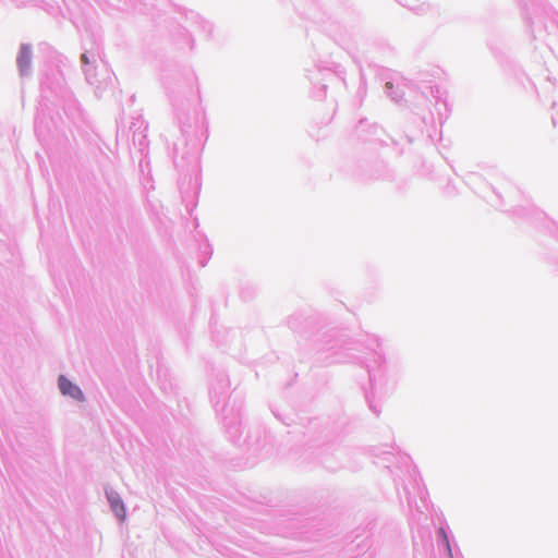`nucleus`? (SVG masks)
<instances>
[{
  "label": "nucleus",
  "instance_id": "nucleus-1",
  "mask_svg": "<svg viewBox=\"0 0 558 558\" xmlns=\"http://www.w3.org/2000/svg\"><path fill=\"white\" fill-rule=\"evenodd\" d=\"M59 388L63 395H68L76 400H83L81 389L64 376H60L59 378Z\"/></svg>",
  "mask_w": 558,
  "mask_h": 558
},
{
  "label": "nucleus",
  "instance_id": "nucleus-2",
  "mask_svg": "<svg viewBox=\"0 0 558 558\" xmlns=\"http://www.w3.org/2000/svg\"><path fill=\"white\" fill-rule=\"evenodd\" d=\"M441 534H442V536H444V538H445V541H446V544H447L448 549L450 550L449 542H448V538H447L446 533H445V531H444V530H441Z\"/></svg>",
  "mask_w": 558,
  "mask_h": 558
}]
</instances>
